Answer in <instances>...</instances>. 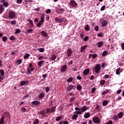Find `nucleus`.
<instances>
[{
    "instance_id": "bf43d9fd",
    "label": "nucleus",
    "mask_w": 124,
    "mask_h": 124,
    "mask_svg": "<svg viewBox=\"0 0 124 124\" xmlns=\"http://www.w3.org/2000/svg\"><path fill=\"white\" fill-rule=\"evenodd\" d=\"M3 3L4 6H5V7H7V6H8V3H7V2H4Z\"/></svg>"
},
{
    "instance_id": "de8ad7c7",
    "label": "nucleus",
    "mask_w": 124,
    "mask_h": 124,
    "mask_svg": "<svg viewBox=\"0 0 124 124\" xmlns=\"http://www.w3.org/2000/svg\"><path fill=\"white\" fill-rule=\"evenodd\" d=\"M78 68V67H77L76 65L75 66L74 68H73V71H78V70L77 69Z\"/></svg>"
},
{
    "instance_id": "cd10ccee",
    "label": "nucleus",
    "mask_w": 124,
    "mask_h": 124,
    "mask_svg": "<svg viewBox=\"0 0 124 124\" xmlns=\"http://www.w3.org/2000/svg\"><path fill=\"white\" fill-rule=\"evenodd\" d=\"M27 81H21L20 83V86H25V85H26Z\"/></svg>"
},
{
    "instance_id": "4468645a",
    "label": "nucleus",
    "mask_w": 124,
    "mask_h": 124,
    "mask_svg": "<svg viewBox=\"0 0 124 124\" xmlns=\"http://www.w3.org/2000/svg\"><path fill=\"white\" fill-rule=\"evenodd\" d=\"M5 117L4 116H3L0 119V124H4V119Z\"/></svg>"
},
{
    "instance_id": "13d9d810",
    "label": "nucleus",
    "mask_w": 124,
    "mask_h": 124,
    "mask_svg": "<svg viewBox=\"0 0 124 124\" xmlns=\"http://www.w3.org/2000/svg\"><path fill=\"white\" fill-rule=\"evenodd\" d=\"M105 7H106V6H105V5L102 6L100 9L101 11H103L104 10V9H105Z\"/></svg>"
},
{
    "instance_id": "5701e85b",
    "label": "nucleus",
    "mask_w": 124,
    "mask_h": 124,
    "mask_svg": "<svg viewBox=\"0 0 124 124\" xmlns=\"http://www.w3.org/2000/svg\"><path fill=\"white\" fill-rule=\"evenodd\" d=\"M108 101L104 100L103 101V106H107V104H108Z\"/></svg>"
},
{
    "instance_id": "4c0bfd02",
    "label": "nucleus",
    "mask_w": 124,
    "mask_h": 124,
    "mask_svg": "<svg viewBox=\"0 0 124 124\" xmlns=\"http://www.w3.org/2000/svg\"><path fill=\"white\" fill-rule=\"evenodd\" d=\"M44 97V93H41L39 95V98H43Z\"/></svg>"
},
{
    "instance_id": "e2e57ef3",
    "label": "nucleus",
    "mask_w": 124,
    "mask_h": 124,
    "mask_svg": "<svg viewBox=\"0 0 124 124\" xmlns=\"http://www.w3.org/2000/svg\"><path fill=\"white\" fill-rule=\"evenodd\" d=\"M105 65H106V62H102L101 63V67H105Z\"/></svg>"
},
{
    "instance_id": "09e8293b",
    "label": "nucleus",
    "mask_w": 124,
    "mask_h": 124,
    "mask_svg": "<svg viewBox=\"0 0 124 124\" xmlns=\"http://www.w3.org/2000/svg\"><path fill=\"white\" fill-rule=\"evenodd\" d=\"M107 54V51H105L103 52L102 56H103V57H105V56H106Z\"/></svg>"
},
{
    "instance_id": "58836bf2",
    "label": "nucleus",
    "mask_w": 124,
    "mask_h": 124,
    "mask_svg": "<svg viewBox=\"0 0 124 124\" xmlns=\"http://www.w3.org/2000/svg\"><path fill=\"white\" fill-rule=\"evenodd\" d=\"M57 59V56L55 55H53L51 57L52 61H55Z\"/></svg>"
},
{
    "instance_id": "a878e982",
    "label": "nucleus",
    "mask_w": 124,
    "mask_h": 124,
    "mask_svg": "<svg viewBox=\"0 0 124 124\" xmlns=\"http://www.w3.org/2000/svg\"><path fill=\"white\" fill-rule=\"evenodd\" d=\"M85 30L87 31H90V26H89V25L87 24L85 25Z\"/></svg>"
},
{
    "instance_id": "423d86ee",
    "label": "nucleus",
    "mask_w": 124,
    "mask_h": 124,
    "mask_svg": "<svg viewBox=\"0 0 124 124\" xmlns=\"http://www.w3.org/2000/svg\"><path fill=\"white\" fill-rule=\"evenodd\" d=\"M72 54V50L71 48H68L67 50V55L68 57H71Z\"/></svg>"
},
{
    "instance_id": "473e14b6",
    "label": "nucleus",
    "mask_w": 124,
    "mask_h": 124,
    "mask_svg": "<svg viewBox=\"0 0 124 124\" xmlns=\"http://www.w3.org/2000/svg\"><path fill=\"white\" fill-rule=\"evenodd\" d=\"M62 116H59V117H57L56 118V122H60V121H61V120H62Z\"/></svg>"
},
{
    "instance_id": "0eeeda50",
    "label": "nucleus",
    "mask_w": 124,
    "mask_h": 124,
    "mask_svg": "<svg viewBox=\"0 0 124 124\" xmlns=\"http://www.w3.org/2000/svg\"><path fill=\"white\" fill-rule=\"evenodd\" d=\"M66 69H67V66L66 65H64L62 67L61 72H65V71H66Z\"/></svg>"
},
{
    "instance_id": "20e7f679",
    "label": "nucleus",
    "mask_w": 124,
    "mask_h": 124,
    "mask_svg": "<svg viewBox=\"0 0 124 124\" xmlns=\"http://www.w3.org/2000/svg\"><path fill=\"white\" fill-rule=\"evenodd\" d=\"M93 121L94 124H99V123H100V120H99V118H98V117L97 116L93 117Z\"/></svg>"
},
{
    "instance_id": "6e6d98bb",
    "label": "nucleus",
    "mask_w": 124,
    "mask_h": 124,
    "mask_svg": "<svg viewBox=\"0 0 124 124\" xmlns=\"http://www.w3.org/2000/svg\"><path fill=\"white\" fill-rule=\"evenodd\" d=\"M74 100H75V97H71L70 99V101H71V102H72V101H74Z\"/></svg>"
},
{
    "instance_id": "aec40b11",
    "label": "nucleus",
    "mask_w": 124,
    "mask_h": 124,
    "mask_svg": "<svg viewBox=\"0 0 124 124\" xmlns=\"http://www.w3.org/2000/svg\"><path fill=\"white\" fill-rule=\"evenodd\" d=\"M78 118V114H74L72 117V120H76Z\"/></svg>"
},
{
    "instance_id": "a19ab883",
    "label": "nucleus",
    "mask_w": 124,
    "mask_h": 124,
    "mask_svg": "<svg viewBox=\"0 0 124 124\" xmlns=\"http://www.w3.org/2000/svg\"><path fill=\"white\" fill-rule=\"evenodd\" d=\"M22 60L21 59H19L18 60H17V61L16 62L18 65L21 64L22 63Z\"/></svg>"
},
{
    "instance_id": "b1692460",
    "label": "nucleus",
    "mask_w": 124,
    "mask_h": 124,
    "mask_svg": "<svg viewBox=\"0 0 124 124\" xmlns=\"http://www.w3.org/2000/svg\"><path fill=\"white\" fill-rule=\"evenodd\" d=\"M105 84V80L102 79L100 80V85L102 86V87H103V85Z\"/></svg>"
},
{
    "instance_id": "f704fd0d",
    "label": "nucleus",
    "mask_w": 124,
    "mask_h": 124,
    "mask_svg": "<svg viewBox=\"0 0 124 124\" xmlns=\"http://www.w3.org/2000/svg\"><path fill=\"white\" fill-rule=\"evenodd\" d=\"M40 19L41 20L40 21L44 23V15L41 16Z\"/></svg>"
},
{
    "instance_id": "4be33fe9",
    "label": "nucleus",
    "mask_w": 124,
    "mask_h": 124,
    "mask_svg": "<svg viewBox=\"0 0 124 124\" xmlns=\"http://www.w3.org/2000/svg\"><path fill=\"white\" fill-rule=\"evenodd\" d=\"M3 5L2 4L0 5V14H1L3 12Z\"/></svg>"
},
{
    "instance_id": "052dcab7",
    "label": "nucleus",
    "mask_w": 124,
    "mask_h": 124,
    "mask_svg": "<svg viewBox=\"0 0 124 124\" xmlns=\"http://www.w3.org/2000/svg\"><path fill=\"white\" fill-rule=\"evenodd\" d=\"M16 2L18 4H21V2H23V0H17Z\"/></svg>"
},
{
    "instance_id": "c756f323",
    "label": "nucleus",
    "mask_w": 124,
    "mask_h": 124,
    "mask_svg": "<svg viewBox=\"0 0 124 124\" xmlns=\"http://www.w3.org/2000/svg\"><path fill=\"white\" fill-rule=\"evenodd\" d=\"M75 114H77V115H81L82 114V111L81 110L76 111L74 112Z\"/></svg>"
},
{
    "instance_id": "774afa93",
    "label": "nucleus",
    "mask_w": 124,
    "mask_h": 124,
    "mask_svg": "<svg viewBox=\"0 0 124 124\" xmlns=\"http://www.w3.org/2000/svg\"><path fill=\"white\" fill-rule=\"evenodd\" d=\"M121 46L122 47V50H124V43H123L121 45Z\"/></svg>"
},
{
    "instance_id": "f257e3e1",
    "label": "nucleus",
    "mask_w": 124,
    "mask_h": 124,
    "mask_svg": "<svg viewBox=\"0 0 124 124\" xmlns=\"http://www.w3.org/2000/svg\"><path fill=\"white\" fill-rule=\"evenodd\" d=\"M16 16V13L15 12L11 10L9 11V17H10V19H14Z\"/></svg>"
},
{
    "instance_id": "338daca9",
    "label": "nucleus",
    "mask_w": 124,
    "mask_h": 124,
    "mask_svg": "<svg viewBox=\"0 0 124 124\" xmlns=\"http://www.w3.org/2000/svg\"><path fill=\"white\" fill-rule=\"evenodd\" d=\"M77 79H78V80H82V77L80 76H78L77 77Z\"/></svg>"
},
{
    "instance_id": "f03ea898",
    "label": "nucleus",
    "mask_w": 124,
    "mask_h": 124,
    "mask_svg": "<svg viewBox=\"0 0 124 124\" xmlns=\"http://www.w3.org/2000/svg\"><path fill=\"white\" fill-rule=\"evenodd\" d=\"M101 70V68H100V64H97L95 66V73H99V71Z\"/></svg>"
},
{
    "instance_id": "4d7b16f0",
    "label": "nucleus",
    "mask_w": 124,
    "mask_h": 124,
    "mask_svg": "<svg viewBox=\"0 0 124 124\" xmlns=\"http://www.w3.org/2000/svg\"><path fill=\"white\" fill-rule=\"evenodd\" d=\"M99 29V27L98 26H96L94 27V30L96 31H98V30Z\"/></svg>"
},
{
    "instance_id": "c9c22d12",
    "label": "nucleus",
    "mask_w": 124,
    "mask_h": 124,
    "mask_svg": "<svg viewBox=\"0 0 124 124\" xmlns=\"http://www.w3.org/2000/svg\"><path fill=\"white\" fill-rule=\"evenodd\" d=\"M2 40L3 42H6V41H7V38L6 36H3L2 38Z\"/></svg>"
},
{
    "instance_id": "7c9ffc66",
    "label": "nucleus",
    "mask_w": 124,
    "mask_h": 124,
    "mask_svg": "<svg viewBox=\"0 0 124 124\" xmlns=\"http://www.w3.org/2000/svg\"><path fill=\"white\" fill-rule=\"evenodd\" d=\"M30 56H31V55H30V54L26 53L24 57V60H26V59H28V58H29V57H30Z\"/></svg>"
},
{
    "instance_id": "7ed1b4c3",
    "label": "nucleus",
    "mask_w": 124,
    "mask_h": 124,
    "mask_svg": "<svg viewBox=\"0 0 124 124\" xmlns=\"http://www.w3.org/2000/svg\"><path fill=\"white\" fill-rule=\"evenodd\" d=\"M69 5L72 7H76L77 6V3L74 0H71L69 2Z\"/></svg>"
},
{
    "instance_id": "1a4fd4ad",
    "label": "nucleus",
    "mask_w": 124,
    "mask_h": 124,
    "mask_svg": "<svg viewBox=\"0 0 124 124\" xmlns=\"http://www.w3.org/2000/svg\"><path fill=\"white\" fill-rule=\"evenodd\" d=\"M90 73V69L87 68L83 71V75H88Z\"/></svg>"
},
{
    "instance_id": "2f4dec72",
    "label": "nucleus",
    "mask_w": 124,
    "mask_h": 124,
    "mask_svg": "<svg viewBox=\"0 0 124 124\" xmlns=\"http://www.w3.org/2000/svg\"><path fill=\"white\" fill-rule=\"evenodd\" d=\"M0 73L1 77L3 76L4 75V71H3L2 69L0 70Z\"/></svg>"
},
{
    "instance_id": "bb28decb",
    "label": "nucleus",
    "mask_w": 124,
    "mask_h": 124,
    "mask_svg": "<svg viewBox=\"0 0 124 124\" xmlns=\"http://www.w3.org/2000/svg\"><path fill=\"white\" fill-rule=\"evenodd\" d=\"M78 91H82V86L81 85H78L77 86Z\"/></svg>"
},
{
    "instance_id": "dca6fc26",
    "label": "nucleus",
    "mask_w": 124,
    "mask_h": 124,
    "mask_svg": "<svg viewBox=\"0 0 124 124\" xmlns=\"http://www.w3.org/2000/svg\"><path fill=\"white\" fill-rule=\"evenodd\" d=\"M117 116L119 119H122V118H123V116H124V114L123 113V112H120L117 114Z\"/></svg>"
},
{
    "instance_id": "f8f14e48",
    "label": "nucleus",
    "mask_w": 124,
    "mask_h": 124,
    "mask_svg": "<svg viewBox=\"0 0 124 124\" xmlns=\"http://www.w3.org/2000/svg\"><path fill=\"white\" fill-rule=\"evenodd\" d=\"M33 70H34V68H31V69L27 68V74H31V71H33Z\"/></svg>"
},
{
    "instance_id": "79ce46f5",
    "label": "nucleus",
    "mask_w": 124,
    "mask_h": 124,
    "mask_svg": "<svg viewBox=\"0 0 124 124\" xmlns=\"http://www.w3.org/2000/svg\"><path fill=\"white\" fill-rule=\"evenodd\" d=\"M33 31V30H32L31 29H30L26 30V31H27V33H31V31Z\"/></svg>"
},
{
    "instance_id": "680f3d73",
    "label": "nucleus",
    "mask_w": 124,
    "mask_h": 124,
    "mask_svg": "<svg viewBox=\"0 0 124 124\" xmlns=\"http://www.w3.org/2000/svg\"><path fill=\"white\" fill-rule=\"evenodd\" d=\"M49 91H50V88H49V87H46V93H48L49 92Z\"/></svg>"
},
{
    "instance_id": "a18cd8bd",
    "label": "nucleus",
    "mask_w": 124,
    "mask_h": 124,
    "mask_svg": "<svg viewBox=\"0 0 124 124\" xmlns=\"http://www.w3.org/2000/svg\"><path fill=\"white\" fill-rule=\"evenodd\" d=\"M64 21H65V17L60 18V23H62V22H64Z\"/></svg>"
},
{
    "instance_id": "f3484780",
    "label": "nucleus",
    "mask_w": 124,
    "mask_h": 124,
    "mask_svg": "<svg viewBox=\"0 0 124 124\" xmlns=\"http://www.w3.org/2000/svg\"><path fill=\"white\" fill-rule=\"evenodd\" d=\"M87 47H88L87 45H85V46H81V48L80 49V52H83L84 51H85V50H86V48H87Z\"/></svg>"
},
{
    "instance_id": "9b49d317",
    "label": "nucleus",
    "mask_w": 124,
    "mask_h": 124,
    "mask_svg": "<svg viewBox=\"0 0 124 124\" xmlns=\"http://www.w3.org/2000/svg\"><path fill=\"white\" fill-rule=\"evenodd\" d=\"M88 110V108L86 106H84L82 108H80L81 112H84L85 111Z\"/></svg>"
},
{
    "instance_id": "8fccbe9b",
    "label": "nucleus",
    "mask_w": 124,
    "mask_h": 124,
    "mask_svg": "<svg viewBox=\"0 0 124 124\" xmlns=\"http://www.w3.org/2000/svg\"><path fill=\"white\" fill-rule=\"evenodd\" d=\"M43 23L42 22L39 21V22L37 24V27L39 28V27H40L41 26V23Z\"/></svg>"
},
{
    "instance_id": "ddd939ff",
    "label": "nucleus",
    "mask_w": 124,
    "mask_h": 124,
    "mask_svg": "<svg viewBox=\"0 0 124 124\" xmlns=\"http://www.w3.org/2000/svg\"><path fill=\"white\" fill-rule=\"evenodd\" d=\"M103 44H104V43H103V42H98V44H97V46L99 48H101Z\"/></svg>"
},
{
    "instance_id": "c03bdc74",
    "label": "nucleus",
    "mask_w": 124,
    "mask_h": 124,
    "mask_svg": "<svg viewBox=\"0 0 124 124\" xmlns=\"http://www.w3.org/2000/svg\"><path fill=\"white\" fill-rule=\"evenodd\" d=\"M10 40H15L16 38H15V37L14 36H11L9 38Z\"/></svg>"
},
{
    "instance_id": "393cba45",
    "label": "nucleus",
    "mask_w": 124,
    "mask_h": 124,
    "mask_svg": "<svg viewBox=\"0 0 124 124\" xmlns=\"http://www.w3.org/2000/svg\"><path fill=\"white\" fill-rule=\"evenodd\" d=\"M50 111L51 113H55L56 111V106L51 107Z\"/></svg>"
},
{
    "instance_id": "603ef678",
    "label": "nucleus",
    "mask_w": 124,
    "mask_h": 124,
    "mask_svg": "<svg viewBox=\"0 0 124 124\" xmlns=\"http://www.w3.org/2000/svg\"><path fill=\"white\" fill-rule=\"evenodd\" d=\"M96 57H97V54H92V59H95Z\"/></svg>"
},
{
    "instance_id": "a211bd4d",
    "label": "nucleus",
    "mask_w": 124,
    "mask_h": 124,
    "mask_svg": "<svg viewBox=\"0 0 124 124\" xmlns=\"http://www.w3.org/2000/svg\"><path fill=\"white\" fill-rule=\"evenodd\" d=\"M38 114H40L41 115H42L43 117H45V115H46V113L45 112V109H44L42 112H39Z\"/></svg>"
},
{
    "instance_id": "e433bc0d",
    "label": "nucleus",
    "mask_w": 124,
    "mask_h": 124,
    "mask_svg": "<svg viewBox=\"0 0 124 124\" xmlns=\"http://www.w3.org/2000/svg\"><path fill=\"white\" fill-rule=\"evenodd\" d=\"M121 72H120V68H117L116 71V74L117 75H119Z\"/></svg>"
},
{
    "instance_id": "6e6552de",
    "label": "nucleus",
    "mask_w": 124,
    "mask_h": 124,
    "mask_svg": "<svg viewBox=\"0 0 124 124\" xmlns=\"http://www.w3.org/2000/svg\"><path fill=\"white\" fill-rule=\"evenodd\" d=\"M31 103L32 105L37 106L38 105H39V104H40V102H39V101H33Z\"/></svg>"
},
{
    "instance_id": "ea45409f",
    "label": "nucleus",
    "mask_w": 124,
    "mask_h": 124,
    "mask_svg": "<svg viewBox=\"0 0 124 124\" xmlns=\"http://www.w3.org/2000/svg\"><path fill=\"white\" fill-rule=\"evenodd\" d=\"M39 124V121L38 119H36L33 122V124Z\"/></svg>"
},
{
    "instance_id": "412c9836",
    "label": "nucleus",
    "mask_w": 124,
    "mask_h": 124,
    "mask_svg": "<svg viewBox=\"0 0 124 124\" xmlns=\"http://www.w3.org/2000/svg\"><path fill=\"white\" fill-rule=\"evenodd\" d=\"M84 117L85 119H88V118H90V112L86 113L84 115Z\"/></svg>"
},
{
    "instance_id": "72a5a7b5",
    "label": "nucleus",
    "mask_w": 124,
    "mask_h": 124,
    "mask_svg": "<svg viewBox=\"0 0 124 124\" xmlns=\"http://www.w3.org/2000/svg\"><path fill=\"white\" fill-rule=\"evenodd\" d=\"M45 49L44 48H39L38 49V51H39L40 53H43Z\"/></svg>"
},
{
    "instance_id": "37998d69",
    "label": "nucleus",
    "mask_w": 124,
    "mask_h": 124,
    "mask_svg": "<svg viewBox=\"0 0 124 124\" xmlns=\"http://www.w3.org/2000/svg\"><path fill=\"white\" fill-rule=\"evenodd\" d=\"M72 80H73V78L72 77L69 78L67 80V82H72Z\"/></svg>"
},
{
    "instance_id": "9d476101",
    "label": "nucleus",
    "mask_w": 124,
    "mask_h": 124,
    "mask_svg": "<svg viewBox=\"0 0 124 124\" xmlns=\"http://www.w3.org/2000/svg\"><path fill=\"white\" fill-rule=\"evenodd\" d=\"M45 62V61H41L38 62V64L40 67H41L42 65H44V63Z\"/></svg>"
},
{
    "instance_id": "39448f33",
    "label": "nucleus",
    "mask_w": 124,
    "mask_h": 124,
    "mask_svg": "<svg viewBox=\"0 0 124 124\" xmlns=\"http://www.w3.org/2000/svg\"><path fill=\"white\" fill-rule=\"evenodd\" d=\"M76 89V86L73 85L72 84L70 85L69 86L67 87V89L68 91L70 92L71 90H74V91Z\"/></svg>"
},
{
    "instance_id": "0e129e2a",
    "label": "nucleus",
    "mask_w": 124,
    "mask_h": 124,
    "mask_svg": "<svg viewBox=\"0 0 124 124\" xmlns=\"http://www.w3.org/2000/svg\"><path fill=\"white\" fill-rule=\"evenodd\" d=\"M103 36V34H102V32L99 33L97 34V36H98V37H101V36Z\"/></svg>"
},
{
    "instance_id": "2eb2a0df",
    "label": "nucleus",
    "mask_w": 124,
    "mask_h": 124,
    "mask_svg": "<svg viewBox=\"0 0 124 124\" xmlns=\"http://www.w3.org/2000/svg\"><path fill=\"white\" fill-rule=\"evenodd\" d=\"M41 34L44 36V37H46L48 35L47 33H46V32H45V31H42L41 32Z\"/></svg>"
},
{
    "instance_id": "5fc2aeb1",
    "label": "nucleus",
    "mask_w": 124,
    "mask_h": 124,
    "mask_svg": "<svg viewBox=\"0 0 124 124\" xmlns=\"http://www.w3.org/2000/svg\"><path fill=\"white\" fill-rule=\"evenodd\" d=\"M96 90V88H95V87L93 88L91 90L92 93H94V92H95Z\"/></svg>"
},
{
    "instance_id": "864d4df0",
    "label": "nucleus",
    "mask_w": 124,
    "mask_h": 124,
    "mask_svg": "<svg viewBox=\"0 0 124 124\" xmlns=\"http://www.w3.org/2000/svg\"><path fill=\"white\" fill-rule=\"evenodd\" d=\"M46 14H49V13H51V9H48L46 11Z\"/></svg>"
},
{
    "instance_id": "c85d7f7f",
    "label": "nucleus",
    "mask_w": 124,
    "mask_h": 124,
    "mask_svg": "<svg viewBox=\"0 0 124 124\" xmlns=\"http://www.w3.org/2000/svg\"><path fill=\"white\" fill-rule=\"evenodd\" d=\"M110 92L109 90L107 89L105 91L103 92L102 94H106V93H108Z\"/></svg>"
},
{
    "instance_id": "3c124183",
    "label": "nucleus",
    "mask_w": 124,
    "mask_h": 124,
    "mask_svg": "<svg viewBox=\"0 0 124 124\" xmlns=\"http://www.w3.org/2000/svg\"><path fill=\"white\" fill-rule=\"evenodd\" d=\"M20 32H21V31L19 29H16L15 32V33H16V34H18V33H20Z\"/></svg>"
},
{
    "instance_id": "69168bd1",
    "label": "nucleus",
    "mask_w": 124,
    "mask_h": 124,
    "mask_svg": "<svg viewBox=\"0 0 124 124\" xmlns=\"http://www.w3.org/2000/svg\"><path fill=\"white\" fill-rule=\"evenodd\" d=\"M11 25H15L16 24V20H13L11 22Z\"/></svg>"
},
{
    "instance_id": "49530a36",
    "label": "nucleus",
    "mask_w": 124,
    "mask_h": 124,
    "mask_svg": "<svg viewBox=\"0 0 124 124\" xmlns=\"http://www.w3.org/2000/svg\"><path fill=\"white\" fill-rule=\"evenodd\" d=\"M113 121H117L118 120V116H117V115L113 116Z\"/></svg>"
},
{
    "instance_id": "6ab92c4d",
    "label": "nucleus",
    "mask_w": 124,
    "mask_h": 124,
    "mask_svg": "<svg viewBox=\"0 0 124 124\" xmlns=\"http://www.w3.org/2000/svg\"><path fill=\"white\" fill-rule=\"evenodd\" d=\"M106 25H107V21L106 20H103L101 24L102 27H105Z\"/></svg>"
}]
</instances>
